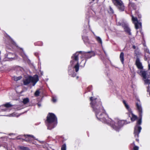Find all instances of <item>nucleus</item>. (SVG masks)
Segmentation results:
<instances>
[{
	"instance_id": "obj_1",
	"label": "nucleus",
	"mask_w": 150,
	"mask_h": 150,
	"mask_svg": "<svg viewBox=\"0 0 150 150\" xmlns=\"http://www.w3.org/2000/svg\"><path fill=\"white\" fill-rule=\"evenodd\" d=\"M90 100V105L97 119L104 123L110 125L116 131L119 132L124 125L127 123L125 120H120L118 118H115L112 120L109 118L100 99L95 97H91Z\"/></svg>"
},
{
	"instance_id": "obj_2",
	"label": "nucleus",
	"mask_w": 150,
	"mask_h": 150,
	"mask_svg": "<svg viewBox=\"0 0 150 150\" xmlns=\"http://www.w3.org/2000/svg\"><path fill=\"white\" fill-rule=\"evenodd\" d=\"M95 54L93 51L84 52L81 51L77 52L73 54L71 57L70 65L68 67L69 74L73 77L75 76L76 73L74 71V69H75L76 72H77L79 69L80 64H81V66H84L86 60L84 59L90 58L94 56Z\"/></svg>"
},
{
	"instance_id": "obj_3",
	"label": "nucleus",
	"mask_w": 150,
	"mask_h": 150,
	"mask_svg": "<svg viewBox=\"0 0 150 150\" xmlns=\"http://www.w3.org/2000/svg\"><path fill=\"white\" fill-rule=\"evenodd\" d=\"M46 123L48 129L51 130L56 126L57 123V118L54 114H48Z\"/></svg>"
},
{
	"instance_id": "obj_4",
	"label": "nucleus",
	"mask_w": 150,
	"mask_h": 150,
	"mask_svg": "<svg viewBox=\"0 0 150 150\" xmlns=\"http://www.w3.org/2000/svg\"><path fill=\"white\" fill-rule=\"evenodd\" d=\"M12 106L10 103H7L4 105L0 106V109L1 110V111H5L6 114L4 116L8 117H18L19 115H17L15 113H13L11 114H8V112H11L12 109L11 108Z\"/></svg>"
},
{
	"instance_id": "obj_5",
	"label": "nucleus",
	"mask_w": 150,
	"mask_h": 150,
	"mask_svg": "<svg viewBox=\"0 0 150 150\" xmlns=\"http://www.w3.org/2000/svg\"><path fill=\"white\" fill-rule=\"evenodd\" d=\"M136 105L139 112V119L137 121V124L138 125H141L142 123V110L141 103L138 99H137V101L136 102Z\"/></svg>"
},
{
	"instance_id": "obj_6",
	"label": "nucleus",
	"mask_w": 150,
	"mask_h": 150,
	"mask_svg": "<svg viewBox=\"0 0 150 150\" xmlns=\"http://www.w3.org/2000/svg\"><path fill=\"white\" fill-rule=\"evenodd\" d=\"M137 73L143 77L145 84H150V75H147L146 71L142 70L138 71Z\"/></svg>"
},
{
	"instance_id": "obj_7",
	"label": "nucleus",
	"mask_w": 150,
	"mask_h": 150,
	"mask_svg": "<svg viewBox=\"0 0 150 150\" xmlns=\"http://www.w3.org/2000/svg\"><path fill=\"white\" fill-rule=\"evenodd\" d=\"M17 139H22L27 142H31L33 139L38 141L40 143L42 142H41L38 140L37 139H35L34 136L32 135H21L18 137Z\"/></svg>"
},
{
	"instance_id": "obj_8",
	"label": "nucleus",
	"mask_w": 150,
	"mask_h": 150,
	"mask_svg": "<svg viewBox=\"0 0 150 150\" xmlns=\"http://www.w3.org/2000/svg\"><path fill=\"white\" fill-rule=\"evenodd\" d=\"M113 4L121 11L125 9V6L122 2L121 0H112Z\"/></svg>"
},
{
	"instance_id": "obj_9",
	"label": "nucleus",
	"mask_w": 150,
	"mask_h": 150,
	"mask_svg": "<svg viewBox=\"0 0 150 150\" xmlns=\"http://www.w3.org/2000/svg\"><path fill=\"white\" fill-rule=\"evenodd\" d=\"M132 20L133 23H134L135 28L136 29L141 28H142V23L140 22V20L138 21L137 18L136 17H134V16L132 15Z\"/></svg>"
},
{
	"instance_id": "obj_10",
	"label": "nucleus",
	"mask_w": 150,
	"mask_h": 150,
	"mask_svg": "<svg viewBox=\"0 0 150 150\" xmlns=\"http://www.w3.org/2000/svg\"><path fill=\"white\" fill-rule=\"evenodd\" d=\"M141 129L142 128L141 126H138L137 125L134 127V137L136 138V140L138 142H139V140L137 138L139 137V134Z\"/></svg>"
},
{
	"instance_id": "obj_11",
	"label": "nucleus",
	"mask_w": 150,
	"mask_h": 150,
	"mask_svg": "<svg viewBox=\"0 0 150 150\" xmlns=\"http://www.w3.org/2000/svg\"><path fill=\"white\" fill-rule=\"evenodd\" d=\"M123 103L125 105V106L126 108L128 111L132 115V117L131 118L132 121H135L137 119V117L136 116L134 115L132 113L131 110L130 108L129 105L126 103L125 101L124 100L123 101Z\"/></svg>"
},
{
	"instance_id": "obj_12",
	"label": "nucleus",
	"mask_w": 150,
	"mask_h": 150,
	"mask_svg": "<svg viewBox=\"0 0 150 150\" xmlns=\"http://www.w3.org/2000/svg\"><path fill=\"white\" fill-rule=\"evenodd\" d=\"M31 82L32 83V85L34 86L37 82L39 81L38 76L37 75H35L33 76H30Z\"/></svg>"
},
{
	"instance_id": "obj_13",
	"label": "nucleus",
	"mask_w": 150,
	"mask_h": 150,
	"mask_svg": "<svg viewBox=\"0 0 150 150\" xmlns=\"http://www.w3.org/2000/svg\"><path fill=\"white\" fill-rule=\"evenodd\" d=\"M135 64L137 66V68L140 70L138 71L142 70L143 67L142 65V63L140 62L139 58L138 57H137L136 60Z\"/></svg>"
},
{
	"instance_id": "obj_14",
	"label": "nucleus",
	"mask_w": 150,
	"mask_h": 150,
	"mask_svg": "<svg viewBox=\"0 0 150 150\" xmlns=\"http://www.w3.org/2000/svg\"><path fill=\"white\" fill-rule=\"evenodd\" d=\"M122 27L124 28L125 31L129 35H131V30L128 27V25L127 24L124 23L122 24Z\"/></svg>"
},
{
	"instance_id": "obj_15",
	"label": "nucleus",
	"mask_w": 150,
	"mask_h": 150,
	"mask_svg": "<svg viewBox=\"0 0 150 150\" xmlns=\"http://www.w3.org/2000/svg\"><path fill=\"white\" fill-rule=\"evenodd\" d=\"M145 52L144 59L146 60L148 59H150V53L149 52V50L147 48L144 49Z\"/></svg>"
},
{
	"instance_id": "obj_16",
	"label": "nucleus",
	"mask_w": 150,
	"mask_h": 150,
	"mask_svg": "<svg viewBox=\"0 0 150 150\" xmlns=\"http://www.w3.org/2000/svg\"><path fill=\"white\" fill-rule=\"evenodd\" d=\"M82 38L84 43L86 45H88L90 44V42L88 37L87 36L82 35Z\"/></svg>"
},
{
	"instance_id": "obj_17",
	"label": "nucleus",
	"mask_w": 150,
	"mask_h": 150,
	"mask_svg": "<svg viewBox=\"0 0 150 150\" xmlns=\"http://www.w3.org/2000/svg\"><path fill=\"white\" fill-rule=\"evenodd\" d=\"M30 79V77L29 76L24 80L23 81L24 85H27L28 84L31 82Z\"/></svg>"
},
{
	"instance_id": "obj_18",
	"label": "nucleus",
	"mask_w": 150,
	"mask_h": 150,
	"mask_svg": "<svg viewBox=\"0 0 150 150\" xmlns=\"http://www.w3.org/2000/svg\"><path fill=\"white\" fill-rule=\"evenodd\" d=\"M124 53L123 52H121L120 54V58L121 62L122 64L124 63Z\"/></svg>"
},
{
	"instance_id": "obj_19",
	"label": "nucleus",
	"mask_w": 150,
	"mask_h": 150,
	"mask_svg": "<svg viewBox=\"0 0 150 150\" xmlns=\"http://www.w3.org/2000/svg\"><path fill=\"white\" fill-rule=\"evenodd\" d=\"M131 146L133 147V150H139V147L135 145L134 142H133L131 144Z\"/></svg>"
},
{
	"instance_id": "obj_20",
	"label": "nucleus",
	"mask_w": 150,
	"mask_h": 150,
	"mask_svg": "<svg viewBox=\"0 0 150 150\" xmlns=\"http://www.w3.org/2000/svg\"><path fill=\"white\" fill-rule=\"evenodd\" d=\"M95 39L101 45L102 47V41L101 38L99 36H95Z\"/></svg>"
},
{
	"instance_id": "obj_21",
	"label": "nucleus",
	"mask_w": 150,
	"mask_h": 150,
	"mask_svg": "<svg viewBox=\"0 0 150 150\" xmlns=\"http://www.w3.org/2000/svg\"><path fill=\"white\" fill-rule=\"evenodd\" d=\"M130 1V0H129ZM134 1H136V0H134ZM129 7H132L133 8L135 9V4L134 3H131L130 2H129Z\"/></svg>"
},
{
	"instance_id": "obj_22",
	"label": "nucleus",
	"mask_w": 150,
	"mask_h": 150,
	"mask_svg": "<svg viewBox=\"0 0 150 150\" xmlns=\"http://www.w3.org/2000/svg\"><path fill=\"white\" fill-rule=\"evenodd\" d=\"M21 53H20V54H21V55L22 56V57L23 58H25L27 56H26V55L24 53L23 51V50L22 49H21Z\"/></svg>"
},
{
	"instance_id": "obj_23",
	"label": "nucleus",
	"mask_w": 150,
	"mask_h": 150,
	"mask_svg": "<svg viewBox=\"0 0 150 150\" xmlns=\"http://www.w3.org/2000/svg\"><path fill=\"white\" fill-rule=\"evenodd\" d=\"M13 79L16 81H17L19 80H20L22 76H21L17 77L16 76H14L13 77Z\"/></svg>"
},
{
	"instance_id": "obj_24",
	"label": "nucleus",
	"mask_w": 150,
	"mask_h": 150,
	"mask_svg": "<svg viewBox=\"0 0 150 150\" xmlns=\"http://www.w3.org/2000/svg\"><path fill=\"white\" fill-rule=\"evenodd\" d=\"M108 12L110 14H112L114 13V11L111 6H109V9L108 10Z\"/></svg>"
},
{
	"instance_id": "obj_25",
	"label": "nucleus",
	"mask_w": 150,
	"mask_h": 150,
	"mask_svg": "<svg viewBox=\"0 0 150 150\" xmlns=\"http://www.w3.org/2000/svg\"><path fill=\"white\" fill-rule=\"evenodd\" d=\"M20 149L21 150H30V149L27 147L21 146H19Z\"/></svg>"
},
{
	"instance_id": "obj_26",
	"label": "nucleus",
	"mask_w": 150,
	"mask_h": 150,
	"mask_svg": "<svg viewBox=\"0 0 150 150\" xmlns=\"http://www.w3.org/2000/svg\"><path fill=\"white\" fill-rule=\"evenodd\" d=\"M29 101V99L28 98H26L23 99V103L24 104H26Z\"/></svg>"
},
{
	"instance_id": "obj_27",
	"label": "nucleus",
	"mask_w": 150,
	"mask_h": 150,
	"mask_svg": "<svg viewBox=\"0 0 150 150\" xmlns=\"http://www.w3.org/2000/svg\"><path fill=\"white\" fill-rule=\"evenodd\" d=\"M67 146L66 144H63L61 148V150H66Z\"/></svg>"
},
{
	"instance_id": "obj_28",
	"label": "nucleus",
	"mask_w": 150,
	"mask_h": 150,
	"mask_svg": "<svg viewBox=\"0 0 150 150\" xmlns=\"http://www.w3.org/2000/svg\"><path fill=\"white\" fill-rule=\"evenodd\" d=\"M43 43L41 42H39L36 43H35V45H38L40 46H42L43 45Z\"/></svg>"
},
{
	"instance_id": "obj_29",
	"label": "nucleus",
	"mask_w": 150,
	"mask_h": 150,
	"mask_svg": "<svg viewBox=\"0 0 150 150\" xmlns=\"http://www.w3.org/2000/svg\"><path fill=\"white\" fill-rule=\"evenodd\" d=\"M40 93V92L39 91V90H37L35 92V96H38L39 95V94Z\"/></svg>"
},
{
	"instance_id": "obj_30",
	"label": "nucleus",
	"mask_w": 150,
	"mask_h": 150,
	"mask_svg": "<svg viewBox=\"0 0 150 150\" xmlns=\"http://www.w3.org/2000/svg\"><path fill=\"white\" fill-rule=\"evenodd\" d=\"M10 39V41L11 42V44H12L13 45H16V43L9 36H8Z\"/></svg>"
},
{
	"instance_id": "obj_31",
	"label": "nucleus",
	"mask_w": 150,
	"mask_h": 150,
	"mask_svg": "<svg viewBox=\"0 0 150 150\" xmlns=\"http://www.w3.org/2000/svg\"><path fill=\"white\" fill-rule=\"evenodd\" d=\"M57 98L56 96H53L52 97V101L53 102H56L57 101Z\"/></svg>"
},
{
	"instance_id": "obj_32",
	"label": "nucleus",
	"mask_w": 150,
	"mask_h": 150,
	"mask_svg": "<svg viewBox=\"0 0 150 150\" xmlns=\"http://www.w3.org/2000/svg\"><path fill=\"white\" fill-rule=\"evenodd\" d=\"M124 23H121L120 22H117V25H122V24H124Z\"/></svg>"
},
{
	"instance_id": "obj_33",
	"label": "nucleus",
	"mask_w": 150,
	"mask_h": 150,
	"mask_svg": "<svg viewBox=\"0 0 150 150\" xmlns=\"http://www.w3.org/2000/svg\"><path fill=\"white\" fill-rule=\"evenodd\" d=\"M148 69L149 70H150V61L148 62Z\"/></svg>"
},
{
	"instance_id": "obj_34",
	"label": "nucleus",
	"mask_w": 150,
	"mask_h": 150,
	"mask_svg": "<svg viewBox=\"0 0 150 150\" xmlns=\"http://www.w3.org/2000/svg\"><path fill=\"white\" fill-rule=\"evenodd\" d=\"M147 91L149 92V94L150 96V90L148 88L147 89Z\"/></svg>"
},
{
	"instance_id": "obj_35",
	"label": "nucleus",
	"mask_w": 150,
	"mask_h": 150,
	"mask_svg": "<svg viewBox=\"0 0 150 150\" xmlns=\"http://www.w3.org/2000/svg\"><path fill=\"white\" fill-rule=\"evenodd\" d=\"M35 55L37 57L38 56V53L37 52L35 53Z\"/></svg>"
},
{
	"instance_id": "obj_36",
	"label": "nucleus",
	"mask_w": 150,
	"mask_h": 150,
	"mask_svg": "<svg viewBox=\"0 0 150 150\" xmlns=\"http://www.w3.org/2000/svg\"><path fill=\"white\" fill-rule=\"evenodd\" d=\"M108 83H112V81L111 79H110V81H108Z\"/></svg>"
},
{
	"instance_id": "obj_37",
	"label": "nucleus",
	"mask_w": 150,
	"mask_h": 150,
	"mask_svg": "<svg viewBox=\"0 0 150 150\" xmlns=\"http://www.w3.org/2000/svg\"><path fill=\"white\" fill-rule=\"evenodd\" d=\"M103 51L104 52L105 55L106 56L107 55V54H106V52H105V51L103 50Z\"/></svg>"
},
{
	"instance_id": "obj_38",
	"label": "nucleus",
	"mask_w": 150,
	"mask_h": 150,
	"mask_svg": "<svg viewBox=\"0 0 150 150\" xmlns=\"http://www.w3.org/2000/svg\"><path fill=\"white\" fill-rule=\"evenodd\" d=\"M132 48L134 49H135L136 48V47L135 45H133V46H132Z\"/></svg>"
},
{
	"instance_id": "obj_39",
	"label": "nucleus",
	"mask_w": 150,
	"mask_h": 150,
	"mask_svg": "<svg viewBox=\"0 0 150 150\" xmlns=\"http://www.w3.org/2000/svg\"><path fill=\"white\" fill-rule=\"evenodd\" d=\"M38 105L39 107H40L41 106V105L40 103H38Z\"/></svg>"
},
{
	"instance_id": "obj_40",
	"label": "nucleus",
	"mask_w": 150,
	"mask_h": 150,
	"mask_svg": "<svg viewBox=\"0 0 150 150\" xmlns=\"http://www.w3.org/2000/svg\"><path fill=\"white\" fill-rule=\"evenodd\" d=\"M33 144H36V145H37V147H38L39 146H40V145H37V144H36L35 143H33Z\"/></svg>"
},
{
	"instance_id": "obj_41",
	"label": "nucleus",
	"mask_w": 150,
	"mask_h": 150,
	"mask_svg": "<svg viewBox=\"0 0 150 150\" xmlns=\"http://www.w3.org/2000/svg\"><path fill=\"white\" fill-rule=\"evenodd\" d=\"M149 88H150L149 86H148L147 87V89L148 88L149 89Z\"/></svg>"
},
{
	"instance_id": "obj_42",
	"label": "nucleus",
	"mask_w": 150,
	"mask_h": 150,
	"mask_svg": "<svg viewBox=\"0 0 150 150\" xmlns=\"http://www.w3.org/2000/svg\"><path fill=\"white\" fill-rule=\"evenodd\" d=\"M93 34L95 35V36H96L95 35V34H94V32H93Z\"/></svg>"
},
{
	"instance_id": "obj_43",
	"label": "nucleus",
	"mask_w": 150,
	"mask_h": 150,
	"mask_svg": "<svg viewBox=\"0 0 150 150\" xmlns=\"http://www.w3.org/2000/svg\"><path fill=\"white\" fill-rule=\"evenodd\" d=\"M85 31H86V30H83V32H85Z\"/></svg>"
},
{
	"instance_id": "obj_44",
	"label": "nucleus",
	"mask_w": 150,
	"mask_h": 150,
	"mask_svg": "<svg viewBox=\"0 0 150 150\" xmlns=\"http://www.w3.org/2000/svg\"><path fill=\"white\" fill-rule=\"evenodd\" d=\"M139 18H141V16H139Z\"/></svg>"
},
{
	"instance_id": "obj_45",
	"label": "nucleus",
	"mask_w": 150,
	"mask_h": 150,
	"mask_svg": "<svg viewBox=\"0 0 150 150\" xmlns=\"http://www.w3.org/2000/svg\"><path fill=\"white\" fill-rule=\"evenodd\" d=\"M41 74H42H42H43V72H41Z\"/></svg>"
},
{
	"instance_id": "obj_46",
	"label": "nucleus",
	"mask_w": 150,
	"mask_h": 150,
	"mask_svg": "<svg viewBox=\"0 0 150 150\" xmlns=\"http://www.w3.org/2000/svg\"><path fill=\"white\" fill-rule=\"evenodd\" d=\"M93 1H95V0H92Z\"/></svg>"
},
{
	"instance_id": "obj_47",
	"label": "nucleus",
	"mask_w": 150,
	"mask_h": 150,
	"mask_svg": "<svg viewBox=\"0 0 150 150\" xmlns=\"http://www.w3.org/2000/svg\"><path fill=\"white\" fill-rule=\"evenodd\" d=\"M78 78V76L77 77V79Z\"/></svg>"
},
{
	"instance_id": "obj_48",
	"label": "nucleus",
	"mask_w": 150,
	"mask_h": 150,
	"mask_svg": "<svg viewBox=\"0 0 150 150\" xmlns=\"http://www.w3.org/2000/svg\"><path fill=\"white\" fill-rule=\"evenodd\" d=\"M89 28H90V26L89 25Z\"/></svg>"
}]
</instances>
